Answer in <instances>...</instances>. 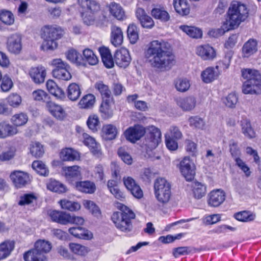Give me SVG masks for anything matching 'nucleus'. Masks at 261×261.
Returning a JSON list of instances; mask_svg holds the SVG:
<instances>
[{
  "label": "nucleus",
  "mask_w": 261,
  "mask_h": 261,
  "mask_svg": "<svg viewBox=\"0 0 261 261\" xmlns=\"http://www.w3.org/2000/svg\"><path fill=\"white\" fill-rule=\"evenodd\" d=\"M51 248V244L43 240L37 241L35 244V248L40 253L44 254L48 252Z\"/></svg>",
  "instance_id": "8fccbe9b"
},
{
  "label": "nucleus",
  "mask_w": 261,
  "mask_h": 261,
  "mask_svg": "<svg viewBox=\"0 0 261 261\" xmlns=\"http://www.w3.org/2000/svg\"><path fill=\"white\" fill-rule=\"evenodd\" d=\"M119 212H114L111 220L116 227L124 232H130L133 228L132 220L135 218V213L126 206L119 203Z\"/></svg>",
  "instance_id": "20e7f679"
},
{
  "label": "nucleus",
  "mask_w": 261,
  "mask_h": 261,
  "mask_svg": "<svg viewBox=\"0 0 261 261\" xmlns=\"http://www.w3.org/2000/svg\"><path fill=\"white\" fill-rule=\"evenodd\" d=\"M173 6L176 12L181 15H187L190 13V7L187 0H173Z\"/></svg>",
  "instance_id": "cd10ccee"
},
{
  "label": "nucleus",
  "mask_w": 261,
  "mask_h": 261,
  "mask_svg": "<svg viewBox=\"0 0 261 261\" xmlns=\"http://www.w3.org/2000/svg\"><path fill=\"white\" fill-rule=\"evenodd\" d=\"M99 110L102 117L104 119H109L113 116V110L110 103V99L103 100Z\"/></svg>",
  "instance_id": "e433bc0d"
},
{
  "label": "nucleus",
  "mask_w": 261,
  "mask_h": 261,
  "mask_svg": "<svg viewBox=\"0 0 261 261\" xmlns=\"http://www.w3.org/2000/svg\"><path fill=\"white\" fill-rule=\"evenodd\" d=\"M69 248L73 253L81 256L85 255L88 252L87 247L76 243H70Z\"/></svg>",
  "instance_id": "4d7b16f0"
},
{
  "label": "nucleus",
  "mask_w": 261,
  "mask_h": 261,
  "mask_svg": "<svg viewBox=\"0 0 261 261\" xmlns=\"http://www.w3.org/2000/svg\"><path fill=\"white\" fill-rule=\"evenodd\" d=\"M47 214L53 222L58 223L62 225H66L68 221V214L57 210H49Z\"/></svg>",
  "instance_id": "412c9836"
},
{
  "label": "nucleus",
  "mask_w": 261,
  "mask_h": 261,
  "mask_svg": "<svg viewBox=\"0 0 261 261\" xmlns=\"http://www.w3.org/2000/svg\"><path fill=\"white\" fill-rule=\"evenodd\" d=\"M82 9V17L84 23L87 25H95L99 28L107 26L108 19L102 12H100V5L95 0H78Z\"/></svg>",
  "instance_id": "f03ea898"
},
{
  "label": "nucleus",
  "mask_w": 261,
  "mask_h": 261,
  "mask_svg": "<svg viewBox=\"0 0 261 261\" xmlns=\"http://www.w3.org/2000/svg\"><path fill=\"white\" fill-rule=\"evenodd\" d=\"M95 102V97L92 94H88L82 97L79 103L80 107L82 109H91Z\"/></svg>",
  "instance_id": "ea45409f"
},
{
  "label": "nucleus",
  "mask_w": 261,
  "mask_h": 261,
  "mask_svg": "<svg viewBox=\"0 0 261 261\" xmlns=\"http://www.w3.org/2000/svg\"><path fill=\"white\" fill-rule=\"evenodd\" d=\"M59 203L63 209L74 211L79 210L81 208V205L76 202H73L67 200L63 199L59 201Z\"/></svg>",
  "instance_id": "5fc2aeb1"
},
{
  "label": "nucleus",
  "mask_w": 261,
  "mask_h": 261,
  "mask_svg": "<svg viewBox=\"0 0 261 261\" xmlns=\"http://www.w3.org/2000/svg\"><path fill=\"white\" fill-rule=\"evenodd\" d=\"M83 62L85 61L91 65H95L97 64L98 58L92 50L85 49L83 51Z\"/></svg>",
  "instance_id": "c03bdc74"
},
{
  "label": "nucleus",
  "mask_w": 261,
  "mask_h": 261,
  "mask_svg": "<svg viewBox=\"0 0 261 261\" xmlns=\"http://www.w3.org/2000/svg\"><path fill=\"white\" fill-rule=\"evenodd\" d=\"M43 42L41 48L44 50H53L57 48V41L63 35V30L57 25H46L42 29Z\"/></svg>",
  "instance_id": "423d86ee"
},
{
  "label": "nucleus",
  "mask_w": 261,
  "mask_h": 261,
  "mask_svg": "<svg viewBox=\"0 0 261 261\" xmlns=\"http://www.w3.org/2000/svg\"><path fill=\"white\" fill-rule=\"evenodd\" d=\"M190 86V81L187 79H179L175 82L176 90L181 92H184L188 90Z\"/></svg>",
  "instance_id": "052dcab7"
},
{
  "label": "nucleus",
  "mask_w": 261,
  "mask_h": 261,
  "mask_svg": "<svg viewBox=\"0 0 261 261\" xmlns=\"http://www.w3.org/2000/svg\"><path fill=\"white\" fill-rule=\"evenodd\" d=\"M115 60L117 65L121 68H126L130 63L131 58L128 50L126 48H121L116 52Z\"/></svg>",
  "instance_id": "4468645a"
},
{
  "label": "nucleus",
  "mask_w": 261,
  "mask_h": 261,
  "mask_svg": "<svg viewBox=\"0 0 261 261\" xmlns=\"http://www.w3.org/2000/svg\"><path fill=\"white\" fill-rule=\"evenodd\" d=\"M193 192L194 197L200 199L204 196L206 193V187L201 182L195 181L192 183Z\"/></svg>",
  "instance_id": "79ce46f5"
},
{
  "label": "nucleus",
  "mask_w": 261,
  "mask_h": 261,
  "mask_svg": "<svg viewBox=\"0 0 261 261\" xmlns=\"http://www.w3.org/2000/svg\"><path fill=\"white\" fill-rule=\"evenodd\" d=\"M248 16V10L245 4L237 1L232 2L226 13L225 29L229 31L237 28Z\"/></svg>",
  "instance_id": "7ed1b4c3"
},
{
  "label": "nucleus",
  "mask_w": 261,
  "mask_h": 261,
  "mask_svg": "<svg viewBox=\"0 0 261 261\" xmlns=\"http://www.w3.org/2000/svg\"><path fill=\"white\" fill-rule=\"evenodd\" d=\"M15 128L6 121L0 123V138L5 139L15 134Z\"/></svg>",
  "instance_id": "7c9ffc66"
},
{
  "label": "nucleus",
  "mask_w": 261,
  "mask_h": 261,
  "mask_svg": "<svg viewBox=\"0 0 261 261\" xmlns=\"http://www.w3.org/2000/svg\"><path fill=\"white\" fill-rule=\"evenodd\" d=\"M111 42L115 47L120 46L123 40V32L120 28L112 26L111 28Z\"/></svg>",
  "instance_id": "6ab92c4d"
},
{
  "label": "nucleus",
  "mask_w": 261,
  "mask_h": 261,
  "mask_svg": "<svg viewBox=\"0 0 261 261\" xmlns=\"http://www.w3.org/2000/svg\"><path fill=\"white\" fill-rule=\"evenodd\" d=\"M118 154L121 160L128 165L132 164L133 159L131 155L125 150L124 147H120L118 150Z\"/></svg>",
  "instance_id": "774afa93"
},
{
  "label": "nucleus",
  "mask_w": 261,
  "mask_h": 261,
  "mask_svg": "<svg viewBox=\"0 0 261 261\" xmlns=\"http://www.w3.org/2000/svg\"><path fill=\"white\" fill-rule=\"evenodd\" d=\"M123 180L125 187L135 197L140 199L143 197L142 190L132 177L129 176L124 177Z\"/></svg>",
  "instance_id": "2eb2a0df"
},
{
  "label": "nucleus",
  "mask_w": 261,
  "mask_h": 261,
  "mask_svg": "<svg viewBox=\"0 0 261 261\" xmlns=\"http://www.w3.org/2000/svg\"><path fill=\"white\" fill-rule=\"evenodd\" d=\"M95 88L100 93L103 100L110 99L111 91L107 85L103 84L101 81L97 82L95 84Z\"/></svg>",
  "instance_id": "a18cd8bd"
},
{
  "label": "nucleus",
  "mask_w": 261,
  "mask_h": 261,
  "mask_svg": "<svg viewBox=\"0 0 261 261\" xmlns=\"http://www.w3.org/2000/svg\"><path fill=\"white\" fill-rule=\"evenodd\" d=\"M37 197L34 193H26L20 196L18 204L21 206H34L37 203Z\"/></svg>",
  "instance_id": "72a5a7b5"
},
{
  "label": "nucleus",
  "mask_w": 261,
  "mask_h": 261,
  "mask_svg": "<svg viewBox=\"0 0 261 261\" xmlns=\"http://www.w3.org/2000/svg\"><path fill=\"white\" fill-rule=\"evenodd\" d=\"M196 98L193 96L179 97L176 99L177 106L184 111L193 110L196 107Z\"/></svg>",
  "instance_id": "dca6fc26"
},
{
  "label": "nucleus",
  "mask_w": 261,
  "mask_h": 261,
  "mask_svg": "<svg viewBox=\"0 0 261 261\" xmlns=\"http://www.w3.org/2000/svg\"><path fill=\"white\" fill-rule=\"evenodd\" d=\"M233 217L239 221L248 222L253 221L255 219L256 215L250 211H243L235 213Z\"/></svg>",
  "instance_id": "4c0bfd02"
},
{
  "label": "nucleus",
  "mask_w": 261,
  "mask_h": 261,
  "mask_svg": "<svg viewBox=\"0 0 261 261\" xmlns=\"http://www.w3.org/2000/svg\"><path fill=\"white\" fill-rule=\"evenodd\" d=\"M48 190L59 194L65 193L67 191L66 186L55 179H50L47 184Z\"/></svg>",
  "instance_id": "2f4dec72"
},
{
  "label": "nucleus",
  "mask_w": 261,
  "mask_h": 261,
  "mask_svg": "<svg viewBox=\"0 0 261 261\" xmlns=\"http://www.w3.org/2000/svg\"><path fill=\"white\" fill-rule=\"evenodd\" d=\"M189 125L191 127L203 129L205 126V122L203 119L198 116H191L189 119Z\"/></svg>",
  "instance_id": "6e6d98bb"
},
{
  "label": "nucleus",
  "mask_w": 261,
  "mask_h": 261,
  "mask_svg": "<svg viewBox=\"0 0 261 261\" xmlns=\"http://www.w3.org/2000/svg\"><path fill=\"white\" fill-rule=\"evenodd\" d=\"M99 52L105 66L107 68H112L114 63L110 50L106 47H101L99 48Z\"/></svg>",
  "instance_id": "a878e982"
},
{
  "label": "nucleus",
  "mask_w": 261,
  "mask_h": 261,
  "mask_svg": "<svg viewBox=\"0 0 261 261\" xmlns=\"http://www.w3.org/2000/svg\"><path fill=\"white\" fill-rule=\"evenodd\" d=\"M75 187L79 191L88 194H92L96 190L95 184L89 180L77 182Z\"/></svg>",
  "instance_id": "c85d7f7f"
},
{
  "label": "nucleus",
  "mask_w": 261,
  "mask_h": 261,
  "mask_svg": "<svg viewBox=\"0 0 261 261\" xmlns=\"http://www.w3.org/2000/svg\"><path fill=\"white\" fill-rule=\"evenodd\" d=\"M242 76L246 79L242 85V91L245 94H259L261 93V75L254 69L242 70Z\"/></svg>",
  "instance_id": "39448f33"
},
{
  "label": "nucleus",
  "mask_w": 261,
  "mask_h": 261,
  "mask_svg": "<svg viewBox=\"0 0 261 261\" xmlns=\"http://www.w3.org/2000/svg\"><path fill=\"white\" fill-rule=\"evenodd\" d=\"M154 194L157 200L163 204L168 203L171 197V185L164 178H157L154 184Z\"/></svg>",
  "instance_id": "0eeeda50"
},
{
  "label": "nucleus",
  "mask_w": 261,
  "mask_h": 261,
  "mask_svg": "<svg viewBox=\"0 0 261 261\" xmlns=\"http://www.w3.org/2000/svg\"><path fill=\"white\" fill-rule=\"evenodd\" d=\"M16 149L11 148L8 150L3 151L0 154V161L7 162L13 159L15 155Z\"/></svg>",
  "instance_id": "338daca9"
},
{
  "label": "nucleus",
  "mask_w": 261,
  "mask_h": 261,
  "mask_svg": "<svg viewBox=\"0 0 261 261\" xmlns=\"http://www.w3.org/2000/svg\"><path fill=\"white\" fill-rule=\"evenodd\" d=\"M102 129L107 136L108 139L112 140L115 138L117 134V129L115 126L112 124L105 125L103 126Z\"/></svg>",
  "instance_id": "0e129e2a"
},
{
  "label": "nucleus",
  "mask_w": 261,
  "mask_h": 261,
  "mask_svg": "<svg viewBox=\"0 0 261 261\" xmlns=\"http://www.w3.org/2000/svg\"><path fill=\"white\" fill-rule=\"evenodd\" d=\"M144 128L139 125H135L128 128L124 133L127 140L132 143H135L145 134Z\"/></svg>",
  "instance_id": "9d476101"
},
{
  "label": "nucleus",
  "mask_w": 261,
  "mask_h": 261,
  "mask_svg": "<svg viewBox=\"0 0 261 261\" xmlns=\"http://www.w3.org/2000/svg\"><path fill=\"white\" fill-rule=\"evenodd\" d=\"M179 169L187 181H191L195 175L196 167L189 157H185L180 162Z\"/></svg>",
  "instance_id": "6e6552de"
},
{
  "label": "nucleus",
  "mask_w": 261,
  "mask_h": 261,
  "mask_svg": "<svg viewBox=\"0 0 261 261\" xmlns=\"http://www.w3.org/2000/svg\"><path fill=\"white\" fill-rule=\"evenodd\" d=\"M51 65L55 67L53 72H56L58 70H62L66 68H70V66L61 59H55L52 60Z\"/></svg>",
  "instance_id": "e2e57ef3"
},
{
  "label": "nucleus",
  "mask_w": 261,
  "mask_h": 261,
  "mask_svg": "<svg viewBox=\"0 0 261 261\" xmlns=\"http://www.w3.org/2000/svg\"><path fill=\"white\" fill-rule=\"evenodd\" d=\"M82 138L84 144L89 148L94 155L98 158L101 156L102 152L100 145L96 142L93 138L90 137L88 134L84 133L82 134Z\"/></svg>",
  "instance_id": "ddd939ff"
},
{
  "label": "nucleus",
  "mask_w": 261,
  "mask_h": 261,
  "mask_svg": "<svg viewBox=\"0 0 261 261\" xmlns=\"http://www.w3.org/2000/svg\"><path fill=\"white\" fill-rule=\"evenodd\" d=\"M257 42L254 39H250L244 44L242 48L243 56L249 57L255 53L257 50Z\"/></svg>",
  "instance_id": "393cba45"
},
{
  "label": "nucleus",
  "mask_w": 261,
  "mask_h": 261,
  "mask_svg": "<svg viewBox=\"0 0 261 261\" xmlns=\"http://www.w3.org/2000/svg\"><path fill=\"white\" fill-rule=\"evenodd\" d=\"M14 241L6 240L0 244V260L8 257L15 248Z\"/></svg>",
  "instance_id": "5701e85b"
},
{
  "label": "nucleus",
  "mask_w": 261,
  "mask_h": 261,
  "mask_svg": "<svg viewBox=\"0 0 261 261\" xmlns=\"http://www.w3.org/2000/svg\"><path fill=\"white\" fill-rule=\"evenodd\" d=\"M66 58L71 62L81 65L83 64L82 56L74 49H70L66 54Z\"/></svg>",
  "instance_id": "de8ad7c7"
},
{
  "label": "nucleus",
  "mask_w": 261,
  "mask_h": 261,
  "mask_svg": "<svg viewBox=\"0 0 261 261\" xmlns=\"http://www.w3.org/2000/svg\"><path fill=\"white\" fill-rule=\"evenodd\" d=\"M70 69V68H66L62 70H58L56 72H53V75L54 77L59 80L69 81L72 77Z\"/></svg>",
  "instance_id": "680f3d73"
},
{
  "label": "nucleus",
  "mask_w": 261,
  "mask_h": 261,
  "mask_svg": "<svg viewBox=\"0 0 261 261\" xmlns=\"http://www.w3.org/2000/svg\"><path fill=\"white\" fill-rule=\"evenodd\" d=\"M79 152L70 148L63 149L60 152V158L64 161H73L80 159Z\"/></svg>",
  "instance_id": "c756f323"
},
{
  "label": "nucleus",
  "mask_w": 261,
  "mask_h": 261,
  "mask_svg": "<svg viewBox=\"0 0 261 261\" xmlns=\"http://www.w3.org/2000/svg\"><path fill=\"white\" fill-rule=\"evenodd\" d=\"M127 37L132 44H135L139 39L138 30L134 24H129L127 28Z\"/></svg>",
  "instance_id": "603ef678"
},
{
  "label": "nucleus",
  "mask_w": 261,
  "mask_h": 261,
  "mask_svg": "<svg viewBox=\"0 0 261 261\" xmlns=\"http://www.w3.org/2000/svg\"><path fill=\"white\" fill-rule=\"evenodd\" d=\"M225 198V193L223 190L220 189L213 190L208 195L207 203L211 207H218L223 203Z\"/></svg>",
  "instance_id": "f8f14e48"
},
{
  "label": "nucleus",
  "mask_w": 261,
  "mask_h": 261,
  "mask_svg": "<svg viewBox=\"0 0 261 261\" xmlns=\"http://www.w3.org/2000/svg\"><path fill=\"white\" fill-rule=\"evenodd\" d=\"M68 231L70 234L75 238L88 240L92 237V233L82 227H73L69 228Z\"/></svg>",
  "instance_id": "b1692460"
},
{
  "label": "nucleus",
  "mask_w": 261,
  "mask_h": 261,
  "mask_svg": "<svg viewBox=\"0 0 261 261\" xmlns=\"http://www.w3.org/2000/svg\"><path fill=\"white\" fill-rule=\"evenodd\" d=\"M0 20L4 24L11 25L14 22V16L13 13L7 10L0 11Z\"/></svg>",
  "instance_id": "09e8293b"
},
{
  "label": "nucleus",
  "mask_w": 261,
  "mask_h": 261,
  "mask_svg": "<svg viewBox=\"0 0 261 261\" xmlns=\"http://www.w3.org/2000/svg\"><path fill=\"white\" fill-rule=\"evenodd\" d=\"M220 74L215 67H208L204 70L201 74L202 80L205 83H210L217 79Z\"/></svg>",
  "instance_id": "4be33fe9"
},
{
  "label": "nucleus",
  "mask_w": 261,
  "mask_h": 261,
  "mask_svg": "<svg viewBox=\"0 0 261 261\" xmlns=\"http://www.w3.org/2000/svg\"><path fill=\"white\" fill-rule=\"evenodd\" d=\"M46 107L50 113L58 119H63L65 116V112L63 108L53 101H49Z\"/></svg>",
  "instance_id": "aec40b11"
},
{
  "label": "nucleus",
  "mask_w": 261,
  "mask_h": 261,
  "mask_svg": "<svg viewBox=\"0 0 261 261\" xmlns=\"http://www.w3.org/2000/svg\"><path fill=\"white\" fill-rule=\"evenodd\" d=\"M30 152L36 158L41 157L44 153L43 146L39 142H32L30 145Z\"/></svg>",
  "instance_id": "3c124183"
},
{
  "label": "nucleus",
  "mask_w": 261,
  "mask_h": 261,
  "mask_svg": "<svg viewBox=\"0 0 261 261\" xmlns=\"http://www.w3.org/2000/svg\"><path fill=\"white\" fill-rule=\"evenodd\" d=\"M32 168L39 174L43 176H47L49 171L46 166L41 161H35L32 165Z\"/></svg>",
  "instance_id": "37998d69"
},
{
  "label": "nucleus",
  "mask_w": 261,
  "mask_h": 261,
  "mask_svg": "<svg viewBox=\"0 0 261 261\" xmlns=\"http://www.w3.org/2000/svg\"><path fill=\"white\" fill-rule=\"evenodd\" d=\"M195 52L196 55L204 61L213 60L216 57L215 49L208 44L197 46Z\"/></svg>",
  "instance_id": "9b49d317"
},
{
  "label": "nucleus",
  "mask_w": 261,
  "mask_h": 261,
  "mask_svg": "<svg viewBox=\"0 0 261 261\" xmlns=\"http://www.w3.org/2000/svg\"><path fill=\"white\" fill-rule=\"evenodd\" d=\"M64 171L66 177L69 179L79 178L81 176L80 167L77 166L65 167L64 168Z\"/></svg>",
  "instance_id": "49530a36"
},
{
  "label": "nucleus",
  "mask_w": 261,
  "mask_h": 261,
  "mask_svg": "<svg viewBox=\"0 0 261 261\" xmlns=\"http://www.w3.org/2000/svg\"><path fill=\"white\" fill-rule=\"evenodd\" d=\"M83 204L85 208L89 210V211L95 217L100 216L101 212L99 208L93 201L90 200H85Z\"/></svg>",
  "instance_id": "bf43d9fd"
},
{
  "label": "nucleus",
  "mask_w": 261,
  "mask_h": 261,
  "mask_svg": "<svg viewBox=\"0 0 261 261\" xmlns=\"http://www.w3.org/2000/svg\"><path fill=\"white\" fill-rule=\"evenodd\" d=\"M30 75L34 83L41 84L44 82L46 76L45 68L42 66L32 67L29 72Z\"/></svg>",
  "instance_id": "f3484780"
},
{
  "label": "nucleus",
  "mask_w": 261,
  "mask_h": 261,
  "mask_svg": "<svg viewBox=\"0 0 261 261\" xmlns=\"http://www.w3.org/2000/svg\"><path fill=\"white\" fill-rule=\"evenodd\" d=\"M242 132L244 135L249 138L255 137V133L251 126L249 121L245 119L241 121Z\"/></svg>",
  "instance_id": "13d9d810"
},
{
  "label": "nucleus",
  "mask_w": 261,
  "mask_h": 261,
  "mask_svg": "<svg viewBox=\"0 0 261 261\" xmlns=\"http://www.w3.org/2000/svg\"><path fill=\"white\" fill-rule=\"evenodd\" d=\"M151 15L155 19L162 22H167L170 19L169 13L163 8H154L151 11Z\"/></svg>",
  "instance_id": "f704fd0d"
},
{
  "label": "nucleus",
  "mask_w": 261,
  "mask_h": 261,
  "mask_svg": "<svg viewBox=\"0 0 261 261\" xmlns=\"http://www.w3.org/2000/svg\"><path fill=\"white\" fill-rule=\"evenodd\" d=\"M29 174L25 172L17 171V188L25 186L31 182Z\"/></svg>",
  "instance_id": "864d4df0"
},
{
  "label": "nucleus",
  "mask_w": 261,
  "mask_h": 261,
  "mask_svg": "<svg viewBox=\"0 0 261 261\" xmlns=\"http://www.w3.org/2000/svg\"><path fill=\"white\" fill-rule=\"evenodd\" d=\"M81 94V90L79 85L75 83L70 84L67 88V95L71 101L76 100Z\"/></svg>",
  "instance_id": "473e14b6"
},
{
  "label": "nucleus",
  "mask_w": 261,
  "mask_h": 261,
  "mask_svg": "<svg viewBox=\"0 0 261 261\" xmlns=\"http://www.w3.org/2000/svg\"><path fill=\"white\" fill-rule=\"evenodd\" d=\"M108 8L110 14L119 20H123L126 18L125 11L121 6L115 2L110 3Z\"/></svg>",
  "instance_id": "a211bd4d"
},
{
  "label": "nucleus",
  "mask_w": 261,
  "mask_h": 261,
  "mask_svg": "<svg viewBox=\"0 0 261 261\" xmlns=\"http://www.w3.org/2000/svg\"><path fill=\"white\" fill-rule=\"evenodd\" d=\"M88 127L93 132L98 129L99 125V121L98 116L96 115L89 116L87 121Z\"/></svg>",
  "instance_id": "69168bd1"
},
{
  "label": "nucleus",
  "mask_w": 261,
  "mask_h": 261,
  "mask_svg": "<svg viewBox=\"0 0 261 261\" xmlns=\"http://www.w3.org/2000/svg\"><path fill=\"white\" fill-rule=\"evenodd\" d=\"M232 55L233 52L232 50H229L227 51L224 59L220 61L215 67L217 71H220V72L223 70L224 71L228 68Z\"/></svg>",
  "instance_id": "a19ab883"
},
{
  "label": "nucleus",
  "mask_w": 261,
  "mask_h": 261,
  "mask_svg": "<svg viewBox=\"0 0 261 261\" xmlns=\"http://www.w3.org/2000/svg\"><path fill=\"white\" fill-rule=\"evenodd\" d=\"M149 133L145 140V145L150 149L156 148L161 141V133L159 129L154 126L148 128Z\"/></svg>",
  "instance_id": "1a4fd4ad"
},
{
  "label": "nucleus",
  "mask_w": 261,
  "mask_h": 261,
  "mask_svg": "<svg viewBox=\"0 0 261 261\" xmlns=\"http://www.w3.org/2000/svg\"><path fill=\"white\" fill-rule=\"evenodd\" d=\"M179 28L190 37L193 38H200L202 36V31L196 27L188 25H180Z\"/></svg>",
  "instance_id": "58836bf2"
},
{
  "label": "nucleus",
  "mask_w": 261,
  "mask_h": 261,
  "mask_svg": "<svg viewBox=\"0 0 261 261\" xmlns=\"http://www.w3.org/2000/svg\"><path fill=\"white\" fill-rule=\"evenodd\" d=\"M25 261H46L45 255L40 253L35 248L26 252L23 254Z\"/></svg>",
  "instance_id": "bb28decb"
},
{
  "label": "nucleus",
  "mask_w": 261,
  "mask_h": 261,
  "mask_svg": "<svg viewBox=\"0 0 261 261\" xmlns=\"http://www.w3.org/2000/svg\"><path fill=\"white\" fill-rule=\"evenodd\" d=\"M168 45L167 43L162 41L154 40L151 42L145 57L152 67L168 70L174 64V56L167 50Z\"/></svg>",
  "instance_id": "f257e3e1"
},
{
  "label": "nucleus",
  "mask_w": 261,
  "mask_h": 261,
  "mask_svg": "<svg viewBox=\"0 0 261 261\" xmlns=\"http://www.w3.org/2000/svg\"><path fill=\"white\" fill-rule=\"evenodd\" d=\"M48 92L57 98H62L64 95V91L51 80H48L46 84Z\"/></svg>",
  "instance_id": "c9c22d12"
}]
</instances>
